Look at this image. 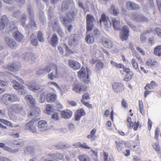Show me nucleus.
I'll list each match as a JSON object with an SVG mask.
<instances>
[{"label":"nucleus","mask_w":161,"mask_h":161,"mask_svg":"<svg viewBox=\"0 0 161 161\" xmlns=\"http://www.w3.org/2000/svg\"><path fill=\"white\" fill-rule=\"evenodd\" d=\"M91 74V70L87 67L86 69L82 67L77 73V75L80 78H83V82L85 83L90 82L89 76Z\"/></svg>","instance_id":"1"},{"label":"nucleus","mask_w":161,"mask_h":161,"mask_svg":"<svg viewBox=\"0 0 161 161\" xmlns=\"http://www.w3.org/2000/svg\"><path fill=\"white\" fill-rule=\"evenodd\" d=\"M75 15L76 14L73 11L68 12L66 15L68 18L66 19L64 17H62L60 18V20L62 24L66 26L68 24L71 23L74 20Z\"/></svg>","instance_id":"2"},{"label":"nucleus","mask_w":161,"mask_h":161,"mask_svg":"<svg viewBox=\"0 0 161 161\" xmlns=\"http://www.w3.org/2000/svg\"><path fill=\"white\" fill-rule=\"evenodd\" d=\"M38 121L40 119L39 118H37L35 119H33L29 121L25 125L26 130H28L33 133H36L37 130L36 128V120Z\"/></svg>","instance_id":"3"},{"label":"nucleus","mask_w":161,"mask_h":161,"mask_svg":"<svg viewBox=\"0 0 161 161\" xmlns=\"http://www.w3.org/2000/svg\"><path fill=\"white\" fill-rule=\"evenodd\" d=\"M22 110V108L18 104L13 105L8 110V114L10 117L15 116V114L20 113Z\"/></svg>","instance_id":"4"},{"label":"nucleus","mask_w":161,"mask_h":161,"mask_svg":"<svg viewBox=\"0 0 161 161\" xmlns=\"http://www.w3.org/2000/svg\"><path fill=\"white\" fill-rule=\"evenodd\" d=\"M3 101L6 105H8V102H14L18 100L17 96L14 94H5L3 96Z\"/></svg>","instance_id":"5"},{"label":"nucleus","mask_w":161,"mask_h":161,"mask_svg":"<svg viewBox=\"0 0 161 161\" xmlns=\"http://www.w3.org/2000/svg\"><path fill=\"white\" fill-rule=\"evenodd\" d=\"M95 21L94 17L90 14H87L86 17L87 32H90L92 30L94 27L93 22Z\"/></svg>","instance_id":"6"},{"label":"nucleus","mask_w":161,"mask_h":161,"mask_svg":"<svg viewBox=\"0 0 161 161\" xmlns=\"http://www.w3.org/2000/svg\"><path fill=\"white\" fill-rule=\"evenodd\" d=\"M51 67L53 71L48 75V77L50 80H53L54 78H57L59 76V73L58 70V66L56 64H52Z\"/></svg>","instance_id":"7"},{"label":"nucleus","mask_w":161,"mask_h":161,"mask_svg":"<svg viewBox=\"0 0 161 161\" xmlns=\"http://www.w3.org/2000/svg\"><path fill=\"white\" fill-rule=\"evenodd\" d=\"M130 31L128 27L126 25H124L122 28L120 34V37L122 41L127 40L129 37Z\"/></svg>","instance_id":"8"},{"label":"nucleus","mask_w":161,"mask_h":161,"mask_svg":"<svg viewBox=\"0 0 161 161\" xmlns=\"http://www.w3.org/2000/svg\"><path fill=\"white\" fill-rule=\"evenodd\" d=\"M100 24L103 22L105 26L107 28H109L111 26L112 24L109 20V18L104 14H102L101 18L99 20Z\"/></svg>","instance_id":"9"},{"label":"nucleus","mask_w":161,"mask_h":161,"mask_svg":"<svg viewBox=\"0 0 161 161\" xmlns=\"http://www.w3.org/2000/svg\"><path fill=\"white\" fill-rule=\"evenodd\" d=\"M73 90L77 93L84 92L87 91V87L84 85L75 84L74 86Z\"/></svg>","instance_id":"10"},{"label":"nucleus","mask_w":161,"mask_h":161,"mask_svg":"<svg viewBox=\"0 0 161 161\" xmlns=\"http://www.w3.org/2000/svg\"><path fill=\"white\" fill-rule=\"evenodd\" d=\"M112 88L115 92H119L124 89V85L119 82H114L112 84Z\"/></svg>","instance_id":"11"},{"label":"nucleus","mask_w":161,"mask_h":161,"mask_svg":"<svg viewBox=\"0 0 161 161\" xmlns=\"http://www.w3.org/2000/svg\"><path fill=\"white\" fill-rule=\"evenodd\" d=\"M68 63L69 66L74 70H77L80 69V64L77 61L69 59L68 60Z\"/></svg>","instance_id":"12"},{"label":"nucleus","mask_w":161,"mask_h":161,"mask_svg":"<svg viewBox=\"0 0 161 161\" xmlns=\"http://www.w3.org/2000/svg\"><path fill=\"white\" fill-rule=\"evenodd\" d=\"M126 5L127 9L129 10H137L140 8V7L138 4L130 1L127 2Z\"/></svg>","instance_id":"13"},{"label":"nucleus","mask_w":161,"mask_h":161,"mask_svg":"<svg viewBox=\"0 0 161 161\" xmlns=\"http://www.w3.org/2000/svg\"><path fill=\"white\" fill-rule=\"evenodd\" d=\"M8 19L5 15L2 16L0 20V30H3L9 23Z\"/></svg>","instance_id":"14"},{"label":"nucleus","mask_w":161,"mask_h":161,"mask_svg":"<svg viewBox=\"0 0 161 161\" xmlns=\"http://www.w3.org/2000/svg\"><path fill=\"white\" fill-rule=\"evenodd\" d=\"M20 66L19 64L16 63H14L11 64H8L7 67V69L11 71H16L19 70Z\"/></svg>","instance_id":"15"},{"label":"nucleus","mask_w":161,"mask_h":161,"mask_svg":"<svg viewBox=\"0 0 161 161\" xmlns=\"http://www.w3.org/2000/svg\"><path fill=\"white\" fill-rule=\"evenodd\" d=\"M46 100L49 103L55 102L57 98V95L53 92H51L47 93L46 95Z\"/></svg>","instance_id":"16"},{"label":"nucleus","mask_w":161,"mask_h":161,"mask_svg":"<svg viewBox=\"0 0 161 161\" xmlns=\"http://www.w3.org/2000/svg\"><path fill=\"white\" fill-rule=\"evenodd\" d=\"M48 157L50 159L55 160H62L64 158V156L61 153H50L48 154Z\"/></svg>","instance_id":"17"},{"label":"nucleus","mask_w":161,"mask_h":161,"mask_svg":"<svg viewBox=\"0 0 161 161\" xmlns=\"http://www.w3.org/2000/svg\"><path fill=\"white\" fill-rule=\"evenodd\" d=\"M72 112L69 110H64L61 112V115L62 118L67 119L71 117Z\"/></svg>","instance_id":"18"},{"label":"nucleus","mask_w":161,"mask_h":161,"mask_svg":"<svg viewBox=\"0 0 161 161\" xmlns=\"http://www.w3.org/2000/svg\"><path fill=\"white\" fill-rule=\"evenodd\" d=\"M5 41L7 44L10 47L14 48L16 46V42L8 37H5Z\"/></svg>","instance_id":"19"},{"label":"nucleus","mask_w":161,"mask_h":161,"mask_svg":"<svg viewBox=\"0 0 161 161\" xmlns=\"http://www.w3.org/2000/svg\"><path fill=\"white\" fill-rule=\"evenodd\" d=\"M27 86L30 90L35 92L39 90L41 88L39 85L35 83H29Z\"/></svg>","instance_id":"20"},{"label":"nucleus","mask_w":161,"mask_h":161,"mask_svg":"<svg viewBox=\"0 0 161 161\" xmlns=\"http://www.w3.org/2000/svg\"><path fill=\"white\" fill-rule=\"evenodd\" d=\"M12 82L13 84V87L15 90L20 91V90H23L25 88V87L22 85L15 80H13Z\"/></svg>","instance_id":"21"},{"label":"nucleus","mask_w":161,"mask_h":161,"mask_svg":"<svg viewBox=\"0 0 161 161\" xmlns=\"http://www.w3.org/2000/svg\"><path fill=\"white\" fill-rule=\"evenodd\" d=\"M85 115V112L82 109L78 110L76 112L75 115V119L76 120H79L80 117Z\"/></svg>","instance_id":"22"},{"label":"nucleus","mask_w":161,"mask_h":161,"mask_svg":"<svg viewBox=\"0 0 161 161\" xmlns=\"http://www.w3.org/2000/svg\"><path fill=\"white\" fill-rule=\"evenodd\" d=\"M112 25L115 30H119L120 28V21L115 18L112 19Z\"/></svg>","instance_id":"23"},{"label":"nucleus","mask_w":161,"mask_h":161,"mask_svg":"<svg viewBox=\"0 0 161 161\" xmlns=\"http://www.w3.org/2000/svg\"><path fill=\"white\" fill-rule=\"evenodd\" d=\"M96 132L97 130L95 129H93L90 131V134L87 135V138L90 139L92 141H94L97 138V136L96 135Z\"/></svg>","instance_id":"24"},{"label":"nucleus","mask_w":161,"mask_h":161,"mask_svg":"<svg viewBox=\"0 0 161 161\" xmlns=\"http://www.w3.org/2000/svg\"><path fill=\"white\" fill-rule=\"evenodd\" d=\"M14 37L17 41L21 42L24 38V36L19 31L14 32L13 34Z\"/></svg>","instance_id":"25"},{"label":"nucleus","mask_w":161,"mask_h":161,"mask_svg":"<svg viewBox=\"0 0 161 161\" xmlns=\"http://www.w3.org/2000/svg\"><path fill=\"white\" fill-rule=\"evenodd\" d=\"M58 42V37L57 35L54 34L52 36L50 41V43L53 47L57 46Z\"/></svg>","instance_id":"26"},{"label":"nucleus","mask_w":161,"mask_h":161,"mask_svg":"<svg viewBox=\"0 0 161 161\" xmlns=\"http://www.w3.org/2000/svg\"><path fill=\"white\" fill-rule=\"evenodd\" d=\"M146 65L149 67H153L158 65V62L154 59H148L146 62Z\"/></svg>","instance_id":"27"},{"label":"nucleus","mask_w":161,"mask_h":161,"mask_svg":"<svg viewBox=\"0 0 161 161\" xmlns=\"http://www.w3.org/2000/svg\"><path fill=\"white\" fill-rule=\"evenodd\" d=\"M38 126L42 131L46 130L47 129V122L44 120H41L38 122Z\"/></svg>","instance_id":"28"},{"label":"nucleus","mask_w":161,"mask_h":161,"mask_svg":"<svg viewBox=\"0 0 161 161\" xmlns=\"http://www.w3.org/2000/svg\"><path fill=\"white\" fill-rule=\"evenodd\" d=\"M0 147L3 148L4 150L8 151L10 153H14L16 152V150L13 149L11 148L6 146L4 143H0Z\"/></svg>","instance_id":"29"},{"label":"nucleus","mask_w":161,"mask_h":161,"mask_svg":"<svg viewBox=\"0 0 161 161\" xmlns=\"http://www.w3.org/2000/svg\"><path fill=\"white\" fill-rule=\"evenodd\" d=\"M25 99L27 101L29 102L31 105L34 107L35 104V99L33 98L32 96L30 95H27L25 97Z\"/></svg>","instance_id":"30"},{"label":"nucleus","mask_w":161,"mask_h":161,"mask_svg":"<svg viewBox=\"0 0 161 161\" xmlns=\"http://www.w3.org/2000/svg\"><path fill=\"white\" fill-rule=\"evenodd\" d=\"M85 41L88 44H91L94 42V38L92 34H87L85 37Z\"/></svg>","instance_id":"31"},{"label":"nucleus","mask_w":161,"mask_h":161,"mask_svg":"<svg viewBox=\"0 0 161 161\" xmlns=\"http://www.w3.org/2000/svg\"><path fill=\"white\" fill-rule=\"evenodd\" d=\"M103 44L108 48H112L113 44L112 41L109 39H106L102 41Z\"/></svg>","instance_id":"32"},{"label":"nucleus","mask_w":161,"mask_h":161,"mask_svg":"<svg viewBox=\"0 0 161 161\" xmlns=\"http://www.w3.org/2000/svg\"><path fill=\"white\" fill-rule=\"evenodd\" d=\"M34 148L31 146L26 147L24 149V152L27 154H32L34 153Z\"/></svg>","instance_id":"33"},{"label":"nucleus","mask_w":161,"mask_h":161,"mask_svg":"<svg viewBox=\"0 0 161 161\" xmlns=\"http://www.w3.org/2000/svg\"><path fill=\"white\" fill-rule=\"evenodd\" d=\"M158 86V84L156 82L154 81H152L150 84H147L145 87V89L146 90H148L149 89H153L154 87Z\"/></svg>","instance_id":"34"},{"label":"nucleus","mask_w":161,"mask_h":161,"mask_svg":"<svg viewBox=\"0 0 161 161\" xmlns=\"http://www.w3.org/2000/svg\"><path fill=\"white\" fill-rule=\"evenodd\" d=\"M154 53L156 56L158 57H161V46H156L154 49Z\"/></svg>","instance_id":"35"},{"label":"nucleus","mask_w":161,"mask_h":161,"mask_svg":"<svg viewBox=\"0 0 161 161\" xmlns=\"http://www.w3.org/2000/svg\"><path fill=\"white\" fill-rule=\"evenodd\" d=\"M30 39L31 44L35 46L38 45V42L36 39L35 38V35L32 34L30 36Z\"/></svg>","instance_id":"36"},{"label":"nucleus","mask_w":161,"mask_h":161,"mask_svg":"<svg viewBox=\"0 0 161 161\" xmlns=\"http://www.w3.org/2000/svg\"><path fill=\"white\" fill-rule=\"evenodd\" d=\"M37 110H33L31 112H29L28 114V116L29 117H36L39 116V114L40 110L39 109H36Z\"/></svg>","instance_id":"37"},{"label":"nucleus","mask_w":161,"mask_h":161,"mask_svg":"<svg viewBox=\"0 0 161 161\" xmlns=\"http://www.w3.org/2000/svg\"><path fill=\"white\" fill-rule=\"evenodd\" d=\"M78 158L80 161H91L90 157L86 155H80L78 157Z\"/></svg>","instance_id":"38"},{"label":"nucleus","mask_w":161,"mask_h":161,"mask_svg":"<svg viewBox=\"0 0 161 161\" xmlns=\"http://www.w3.org/2000/svg\"><path fill=\"white\" fill-rule=\"evenodd\" d=\"M75 145L76 147H80L85 149H90L91 147H89L86 143H81L80 142H78L75 143Z\"/></svg>","instance_id":"39"},{"label":"nucleus","mask_w":161,"mask_h":161,"mask_svg":"<svg viewBox=\"0 0 161 161\" xmlns=\"http://www.w3.org/2000/svg\"><path fill=\"white\" fill-rule=\"evenodd\" d=\"M76 34H72L69 37L68 44L69 45H71L76 41Z\"/></svg>","instance_id":"40"},{"label":"nucleus","mask_w":161,"mask_h":161,"mask_svg":"<svg viewBox=\"0 0 161 161\" xmlns=\"http://www.w3.org/2000/svg\"><path fill=\"white\" fill-rule=\"evenodd\" d=\"M53 108L50 104H48L47 105L46 109L45 110V113L47 114H50L53 112Z\"/></svg>","instance_id":"41"},{"label":"nucleus","mask_w":161,"mask_h":161,"mask_svg":"<svg viewBox=\"0 0 161 161\" xmlns=\"http://www.w3.org/2000/svg\"><path fill=\"white\" fill-rule=\"evenodd\" d=\"M104 161H114V159L112 157H109L108 158V154L107 153L104 152L103 153Z\"/></svg>","instance_id":"42"},{"label":"nucleus","mask_w":161,"mask_h":161,"mask_svg":"<svg viewBox=\"0 0 161 161\" xmlns=\"http://www.w3.org/2000/svg\"><path fill=\"white\" fill-rule=\"evenodd\" d=\"M13 143L15 145L19 146V147H22L24 145V142L21 140H18L17 141L14 140L13 141Z\"/></svg>","instance_id":"43"},{"label":"nucleus","mask_w":161,"mask_h":161,"mask_svg":"<svg viewBox=\"0 0 161 161\" xmlns=\"http://www.w3.org/2000/svg\"><path fill=\"white\" fill-rule=\"evenodd\" d=\"M116 144V147L117 149L119 151H121L123 147V142H119L116 141L115 142Z\"/></svg>","instance_id":"44"},{"label":"nucleus","mask_w":161,"mask_h":161,"mask_svg":"<svg viewBox=\"0 0 161 161\" xmlns=\"http://www.w3.org/2000/svg\"><path fill=\"white\" fill-rule=\"evenodd\" d=\"M110 63L114 67H116L118 69H120L123 68L124 67V65L121 64H118L116 63L113 60H111L110 61Z\"/></svg>","instance_id":"45"},{"label":"nucleus","mask_w":161,"mask_h":161,"mask_svg":"<svg viewBox=\"0 0 161 161\" xmlns=\"http://www.w3.org/2000/svg\"><path fill=\"white\" fill-rule=\"evenodd\" d=\"M37 38L40 42H44V38L43 33L41 31H39L37 33Z\"/></svg>","instance_id":"46"},{"label":"nucleus","mask_w":161,"mask_h":161,"mask_svg":"<svg viewBox=\"0 0 161 161\" xmlns=\"http://www.w3.org/2000/svg\"><path fill=\"white\" fill-rule=\"evenodd\" d=\"M133 75V72L126 74L124 78V80L126 81H129L131 79Z\"/></svg>","instance_id":"47"},{"label":"nucleus","mask_w":161,"mask_h":161,"mask_svg":"<svg viewBox=\"0 0 161 161\" xmlns=\"http://www.w3.org/2000/svg\"><path fill=\"white\" fill-rule=\"evenodd\" d=\"M65 48L66 53L65 55V56H69L74 53V52L70 49L67 45H66Z\"/></svg>","instance_id":"48"},{"label":"nucleus","mask_w":161,"mask_h":161,"mask_svg":"<svg viewBox=\"0 0 161 161\" xmlns=\"http://www.w3.org/2000/svg\"><path fill=\"white\" fill-rule=\"evenodd\" d=\"M25 55L27 58H29L28 60H30V59H31L32 61H33L36 59V57H35L34 54L31 52L25 53Z\"/></svg>","instance_id":"49"},{"label":"nucleus","mask_w":161,"mask_h":161,"mask_svg":"<svg viewBox=\"0 0 161 161\" xmlns=\"http://www.w3.org/2000/svg\"><path fill=\"white\" fill-rule=\"evenodd\" d=\"M0 121L5 125H7L10 127H13L12 124L9 121L5 120L3 119H0Z\"/></svg>","instance_id":"50"},{"label":"nucleus","mask_w":161,"mask_h":161,"mask_svg":"<svg viewBox=\"0 0 161 161\" xmlns=\"http://www.w3.org/2000/svg\"><path fill=\"white\" fill-rule=\"evenodd\" d=\"M103 67V64L101 62L97 63L96 65L95 69L96 70H99L101 69Z\"/></svg>","instance_id":"51"},{"label":"nucleus","mask_w":161,"mask_h":161,"mask_svg":"<svg viewBox=\"0 0 161 161\" xmlns=\"http://www.w3.org/2000/svg\"><path fill=\"white\" fill-rule=\"evenodd\" d=\"M111 10L112 11L113 14L115 16L118 15L119 13V11L118 9L115 8L114 5H112L111 7Z\"/></svg>","instance_id":"52"},{"label":"nucleus","mask_w":161,"mask_h":161,"mask_svg":"<svg viewBox=\"0 0 161 161\" xmlns=\"http://www.w3.org/2000/svg\"><path fill=\"white\" fill-rule=\"evenodd\" d=\"M131 63L133 67L135 69H137L138 68V64L136 59L133 58L131 60Z\"/></svg>","instance_id":"53"},{"label":"nucleus","mask_w":161,"mask_h":161,"mask_svg":"<svg viewBox=\"0 0 161 161\" xmlns=\"http://www.w3.org/2000/svg\"><path fill=\"white\" fill-rule=\"evenodd\" d=\"M153 147L156 152L160 153V147L158 143H154Z\"/></svg>","instance_id":"54"},{"label":"nucleus","mask_w":161,"mask_h":161,"mask_svg":"<svg viewBox=\"0 0 161 161\" xmlns=\"http://www.w3.org/2000/svg\"><path fill=\"white\" fill-rule=\"evenodd\" d=\"M153 31L155 34H157L158 37L161 38V29L160 28H156Z\"/></svg>","instance_id":"55"},{"label":"nucleus","mask_w":161,"mask_h":161,"mask_svg":"<svg viewBox=\"0 0 161 161\" xmlns=\"http://www.w3.org/2000/svg\"><path fill=\"white\" fill-rule=\"evenodd\" d=\"M93 35L97 38L101 36V32L98 29H95L93 32Z\"/></svg>","instance_id":"56"},{"label":"nucleus","mask_w":161,"mask_h":161,"mask_svg":"<svg viewBox=\"0 0 161 161\" xmlns=\"http://www.w3.org/2000/svg\"><path fill=\"white\" fill-rule=\"evenodd\" d=\"M139 108L141 113L142 114L144 113V109L143 108V102L142 101L140 100L139 101Z\"/></svg>","instance_id":"57"},{"label":"nucleus","mask_w":161,"mask_h":161,"mask_svg":"<svg viewBox=\"0 0 161 161\" xmlns=\"http://www.w3.org/2000/svg\"><path fill=\"white\" fill-rule=\"evenodd\" d=\"M58 20L55 19L53 21V23L52 24V27L53 30H55L56 29H57V28L59 27L58 25Z\"/></svg>","instance_id":"58"},{"label":"nucleus","mask_w":161,"mask_h":161,"mask_svg":"<svg viewBox=\"0 0 161 161\" xmlns=\"http://www.w3.org/2000/svg\"><path fill=\"white\" fill-rule=\"evenodd\" d=\"M68 6L66 2H64L62 5V7L61 8V11H64L68 9Z\"/></svg>","instance_id":"59"},{"label":"nucleus","mask_w":161,"mask_h":161,"mask_svg":"<svg viewBox=\"0 0 161 161\" xmlns=\"http://www.w3.org/2000/svg\"><path fill=\"white\" fill-rule=\"evenodd\" d=\"M52 64H50L49 66L47 65L43 69L45 74L49 73L52 70L51 65Z\"/></svg>","instance_id":"60"},{"label":"nucleus","mask_w":161,"mask_h":161,"mask_svg":"<svg viewBox=\"0 0 161 161\" xmlns=\"http://www.w3.org/2000/svg\"><path fill=\"white\" fill-rule=\"evenodd\" d=\"M134 56L136 58L139 64L142 63V59L137 53H135Z\"/></svg>","instance_id":"61"},{"label":"nucleus","mask_w":161,"mask_h":161,"mask_svg":"<svg viewBox=\"0 0 161 161\" xmlns=\"http://www.w3.org/2000/svg\"><path fill=\"white\" fill-rule=\"evenodd\" d=\"M91 151L93 153L92 155L95 156L96 157V158H94V161H98V154L97 150L96 151H94L91 149Z\"/></svg>","instance_id":"62"},{"label":"nucleus","mask_w":161,"mask_h":161,"mask_svg":"<svg viewBox=\"0 0 161 161\" xmlns=\"http://www.w3.org/2000/svg\"><path fill=\"white\" fill-rule=\"evenodd\" d=\"M51 118L54 120H58L59 119L58 114L57 112L53 113L51 116Z\"/></svg>","instance_id":"63"},{"label":"nucleus","mask_w":161,"mask_h":161,"mask_svg":"<svg viewBox=\"0 0 161 161\" xmlns=\"http://www.w3.org/2000/svg\"><path fill=\"white\" fill-rule=\"evenodd\" d=\"M7 81L0 80V86L2 87L6 86L8 85Z\"/></svg>","instance_id":"64"}]
</instances>
